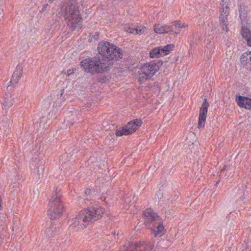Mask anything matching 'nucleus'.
I'll return each mask as SVG.
<instances>
[{"label":"nucleus","mask_w":251,"mask_h":251,"mask_svg":"<svg viewBox=\"0 0 251 251\" xmlns=\"http://www.w3.org/2000/svg\"><path fill=\"white\" fill-rule=\"evenodd\" d=\"M104 211V209L101 206L83 209L70 221V228L76 232L81 230L92 223L93 221L100 219Z\"/></svg>","instance_id":"f257e3e1"},{"label":"nucleus","mask_w":251,"mask_h":251,"mask_svg":"<svg viewBox=\"0 0 251 251\" xmlns=\"http://www.w3.org/2000/svg\"><path fill=\"white\" fill-rule=\"evenodd\" d=\"M112 64L109 60L98 57L85 59L80 63L81 67L85 72L92 74L106 72Z\"/></svg>","instance_id":"f03ea898"},{"label":"nucleus","mask_w":251,"mask_h":251,"mask_svg":"<svg viewBox=\"0 0 251 251\" xmlns=\"http://www.w3.org/2000/svg\"><path fill=\"white\" fill-rule=\"evenodd\" d=\"M64 17L72 30H78L82 27V20L77 6L72 3H68L62 9Z\"/></svg>","instance_id":"7ed1b4c3"},{"label":"nucleus","mask_w":251,"mask_h":251,"mask_svg":"<svg viewBox=\"0 0 251 251\" xmlns=\"http://www.w3.org/2000/svg\"><path fill=\"white\" fill-rule=\"evenodd\" d=\"M98 50L100 54L111 63L112 60H118L123 56V52L121 49L108 42H100L98 44Z\"/></svg>","instance_id":"20e7f679"},{"label":"nucleus","mask_w":251,"mask_h":251,"mask_svg":"<svg viewBox=\"0 0 251 251\" xmlns=\"http://www.w3.org/2000/svg\"><path fill=\"white\" fill-rule=\"evenodd\" d=\"M159 63L151 61L144 65L139 72V80L145 82L152 77L159 69Z\"/></svg>","instance_id":"39448f33"},{"label":"nucleus","mask_w":251,"mask_h":251,"mask_svg":"<svg viewBox=\"0 0 251 251\" xmlns=\"http://www.w3.org/2000/svg\"><path fill=\"white\" fill-rule=\"evenodd\" d=\"M125 251H154V245L142 241L137 243L128 242L124 246Z\"/></svg>","instance_id":"423d86ee"},{"label":"nucleus","mask_w":251,"mask_h":251,"mask_svg":"<svg viewBox=\"0 0 251 251\" xmlns=\"http://www.w3.org/2000/svg\"><path fill=\"white\" fill-rule=\"evenodd\" d=\"M209 106L208 102L205 99L204 102L202 103L200 110L199 121L198 128H203L204 126V123L206 118L207 109Z\"/></svg>","instance_id":"0eeeda50"},{"label":"nucleus","mask_w":251,"mask_h":251,"mask_svg":"<svg viewBox=\"0 0 251 251\" xmlns=\"http://www.w3.org/2000/svg\"><path fill=\"white\" fill-rule=\"evenodd\" d=\"M153 224L154 227L151 228V233L152 235L154 237H156L157 236H162L165 234V230L161 219H158L157 222Z\"/></svg>","instance_id":"6e6552de"},{"label":"nucleus","mask_w":251,"mask_h":251,"mask_svg":"<svg viewBox=\"0 0 251 251\" xmlns=\"http://www.w3.org/2000/svg\"><path fill=\"white\" fill-rule=\"evenodd\" d=\"M64 211V205H59L56 206L50 207L48 210V215L52 219L60 218Z\"/></svg>","instance_id":"1a4fd4ad"},{"label":"nucleus","mask_w":251,"mask_h":251,"mask_svg":"<svg viewBox=\"0 0 251 251\" xmlns=\"http://www.w3.org/2000/svg\"><path fill=\"white\" fill-rule=\"evenodd\" d=\"M154 31L157 34H171L173 32V25L158 24L154 26Z\"/></svg>","instance_id":"9d476101"},{"label":"nucleus","mask_w":251,"mask_h":251,"mask_svg":"<svg viewBox=\"0 0 251 251\" xmlns=\"http://www.w3.org/2000/svg\"><path fill=\"white\" fill-rule=\"evenodd\" d=\"M146 222L148 223H155L161 218L151 208L147 209L144 212Z\"/></svg>","instance_id":"9b49d317"},{"label":"nucleus","mask_w":251,"mask_h":251,"mask_svg":"<svg viewBox=\"0 0 251 251\" xmlns=\"http://www.w3.org/2000/svg\"><path fill=\"white\" fill-rule=\"evenodd\" d=\"M4 108L7 109L11 107L14 102L13 95L8 93L5 94L3 98L0 101Z\"/></svg>","instance_id":"f8f14e48"},{"label":"nucleus","mask_w":251,"mask_h":251,"mask_svg":"<svg viewBox=\"0 0 251 251\" xmlns=\"http://www.w3.org/2000/svg\"><path fill=\"white\" fill-rule=\"evenodd\" d=\"M240 60L245 68L251 71V51L244 52L241 55Z\"/></svg>","instance_id":"ddd939ff"},{"label":"nucleus","mask_w":251,"mask_h":251,"mask_svg":"<svg viewBox=\"0 0 251 251\" xmlns=\"http://www.w3.org/2000/svg\"><path fill=\"white\" fill-rule=\"evenodd\" d=\"M142 124V120L139 119H135L131 121L127 124L126 127L129 134H131L134 132Z\"/></svg>","instance_id":"4468645a"},{"label":"nucleus","mask_w":251,"mask_h":251,"mask_svg":"<svg viewBox=\"0 0 251 251\" xmlns=\"http://www.w3.org/2000/svg\"><path fill=\"white\" fill-rule=\"evenodd\" d=\"M236 100L240 107L247 109H251V99L246 97L239 96L238 98H236Z\"/></svg>","instance_id":"2eb2a0df"},{"label":"nucleus","mask_w":251,"mask_h":251,"mask_svg":"<svg viewBox=\"0 0 251 251\" xmlns=\"http://www.w3.org/2000/svg\"><path fill=\"white\" fill-rule=\"evenodd\" d=\"M124 29L128 33H134L139 35L145 34L147 30L146 27L142 25L138 26L136 28H134L130 27L128 25H125Z\"/></svg>","instance_id":"dca6fc26"},{"label":"nucleus","mask_w":251,"mask_h":251,"mask_svg":"<svg viewBox=\"0 0 251 251\" xmlns=\"http://www.w3.org/2000/svg\"><path fill=\"white\" fill-rule=\"evenodd\" d=\"M23 68L21 66L18 65L16 67V68L13 73V74L12 76V79L10 81V84L12 86H14L16 84H17L21 78L22 75Z\"/></svg>","instance_id":"f3484780"},{"label":"nucleus","mask_w":251,"mask_h":251,"mask_svg":"<svg viewBox=\"0 0 251 251\" xmlns=\"http://www.w3.org/2000/svg\"><path fill=\"white\" fill-rule=\"evenodd\" d=\"M59 205H63L60 201V195L55 191L53 192L49 201V207L56 206Z\"/></svg>","instance_id":"a211bd4d"},{"label":"nucleus","mask_w":251,"mask_h":251,"mask_svg":"<svg viewBox=\"0 0 251 251\" xmlns=\"http://www.w3.org/2000/svg\"><path fill=\"white\" fill-rule=\"evenodd\" d=\"M221 8V11H230V6L231 5L230 0H221L220 3Z\"/></svg>","instance_id":"6ab92c4d"},{"label":"nucleus","mask_w":251,"mask_h":251,"mask_svg":"<svg viewBox=\"0 0 251 251\" xmlns=\"http://www.w3.org/2000/svg\"><path fill=\"white\" fill-rule=\"evenodd\" d=\"M229 12L221 11L220 15L219 17V22L220 24L227 23L228 22L227 16H228Z\"/></svg>","instance_id":"aec40b11"},{"label":"nucleus","mask_w":251,"mask_h":251,"mask_svg":"<svg viewBox=\"0 0 251 251\" xmlns=\"http://www.w3.org/2000/svg\"><path fill=\"white\" fill-rule=\"evenodd\" d=\"M150 57L151 58H157L162 56L161 50V47L156 48L151 50L150 52Z\"/></svg>","instance_id":"412c9836"},{"label":"nucleus","mask_w":251,"mask_h":251,"mask_svg":"<svg viewBox=\"0 0 251 251\" xmlns=\"http://www.w3.org/2000/svg\"><path fill=\"white\" fill-rule=\"evenodd\" d=\"M242 35L243 37L248 42L250 39V37H251V31L248 28L242 26Z\"/></svg>","instance_id":"4be33fe9"},{"label":"nucleus","mask_w":251,"mask_h":251,"mask_svg":"<svg viewBox=\"0 0 251 251\" xmlns=\"http://www.w3.org/2000/svg\"><path fill=\"white\" fill-rule=\"evenodd\" d=\"M116 135L117 136L129 135L126 126L121 127L116 130Z\"/></svg>","instance_id":"5701e85b"},{"label":"nucleus","mask_w":251,"mask_h":251,"mask_svg":"<svg viewBox=\"0 0 251 251\" xmlns=\"http://www.w3.org/2000/svg\"><path fill=\"white\" fill-rule=\"evenodd\" d=\"M174 46L173 44H169L162 48L161 47V50L162 52V55L164 56L168 54L170 50H172L174 48Z\"/></svg>","instance_id":"b1692460"},{"label":"nucleus","mask_w":251,"mask_h":251,"mask_svg":"<svg viewBox=\"0 0 251 251\" xmlns=\"http://www.w3.org/2000/svg\"><path fill=\"white\" fill-rule=\"evenodd\" d=\"M231 49V48L229 46H228L226 49V55L227 56V59H230L233 54Z\"/></svg>","instance_id":"393cba45"},{"label":"nucleus","mask_w":251,"mask_h":251,"mask_svg":"<svg viewBox=\"0 0 251 251\" xmlns=\"http://www.w3.org/2000/svg\"><path fill=\"white\" fill-rule=\"evenodd\" d=\"M173 25V28H174V26L179 28H182L183 27V25H182L180 21H176L174 25ZM173 30H174L173 29Z\"/></svg>","instance_id":"a878e982"},{"label":"nucleus","mask_w":251,"mask_h":251,"mask_svg":"<svg viewBox=\"0 0 251 251\" xmlns=\"http://www.w3.org/2000/svg\"><path fill=\"white\" fill-rule=\"evenodd\" d=\"M220 25L222 26V30L223 32H227L228 31L229 29L227 23H224Z\"/></svg>","instance_id":"bb28decb"},{"label":"nucleus","mask_w":251,"mask_h":251,"mask_svg":"<svg viewBox=\"0 0 251 251\" xmlns=\"http://www.w3.org/2000/svg\"><path fill=\"white\" fill-rule=\"evenodd\" d=\"M76 69L75 68H73L71 69L68 70L66 73V74L68 76H70L71 75H73Z\"/></svg>","instance_id":"cd10ccee"},{"label":"nucleus","mask_w":251,"mask_h":251,"mask_svg":"<svg viewBox=\"0 0 251 251\" xmlns=\"http://www.w3.org/2000/svg\"><path fill=\"white\" fill-rule=\"evenodd\" d=\"M93 192V190L90 188H87L85 190V193L86 195H90Z\"/></svg>","instance_id":"c85d7f7f"},{"label":"nucleus","mask_w":251,"mask_h":251,"mask_svg":"<svg viewBox=\"0 0 251 251\" xmlns=\"http://www.w3.org/2000/svg\"><path fill=\"white\" fill-rule=\"evenodd\" d=\"M45 233L47 234V236L50 237V236H51V233H50V230L49 231H46Z\"/></svg>","instance_id":"c756f323"},{"label":"nucleus","mask_w":251,"mask_h":251,"mask_svg":"<svg viewBox=\"0 0 251 251\" xmlns=\"http://www.w3.org/2000/svg\"><path fill=\"white\" fill-rule=\"evenodd\" d=\"M48 7V4H46L43 5V10H46Z\"/></svg>","instance_id":"7c9ffc66"},{"label":"nucleus","mask_w":251,"mask_h":251,"mask_svg":"<svg viewBox=\"0 0 251 251\" xmlns=\"http://www.w3.org/2000/svg\"><path fill=\"white\" fill-rule=\"evenodd\" d=\"M248 44L249 46H251V37H250V39L248 41Z\"/></svg>","instance_id":"2f4dec72"},{"label":"nucleus","mask_w":251,"mask_h":251,"mask_svg":"<svg viewBox=\"0 0 251 251\" xmlns=\"http://www.w3.org/2000/svg\"><path fill=\"white\" fill-rule=\"evenodd\" d=\"M159 201H162V202H163L165 200H164L163 199L161 198H159Z\"/></svg>","instance_id":"473e14b6"},{"label":"nucleus","mask_w":251,"mask_h":251,"mask_svg":"<svg viewBox=\"0 0 251 251\" xmlns=\"http://www.w3.org/2000/svg\"><path fill=\"white\" fill-rule=\"evenodd\" d=\"M94 38H95V40H97V39L98 38V35H95Z\"/></svg>","instance_id":"72a5a7b5"},{"label":"nucleus","mask_w":251,"mask_h":251,"mask_svg":"<svg viewBox=\"0 0 251 251\" xmlns=\"http://www.w3.org/2000/svg\"><path fill=\"white\" fill-rule=\"evenodd\" d=\"M183 27H187L188 26V25H184V24H183Z\"/></svg>","instance_id":"f704fd0d"},{"label":"nucleus","mask_w":251,"mask_h":251,"mask_svg":"<svg viewBox=\"0 0 251 251\" xmlns=\"http://www.w3.org/2000/svg\"><path fill=\"white\" fill-rule=\"evenodd\" d=\"M113 235H114V236H115V235H116V232H114L113 233Z\"/></svg>","instance_id":"c9c22d12"},{"label":"nucleus","mask_w":251,"mask_h":251,"mask_svg":"<svg viewBox=\"0 0 251 251\" xmlns=\"http://www.w3.org/2000/svg\"><path fill=\"white\" fill-rule=\"evenodd\" d=\"M179 32H180V31L179 30V31H178L177 32H176V34H178V33H179Z\"/></svg>","instance_id":"e433bc0d"},{"label":"nucleus","mask_w":251,"mask_h":251,"mask_svg":"<svg viewBox=\"0 0 251 251\" xmlns=\"http://www.w3.org/2000/svg\"><path fill=\"white\" fill-rule=\"evenodd\" d=\"M63 91H64V90H62V92H63ZM61 95H63V92H62V93H61Z\"/></svg>","instance_id":"4c0bfd02"}]
</instances>
